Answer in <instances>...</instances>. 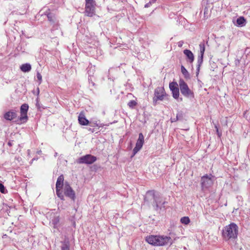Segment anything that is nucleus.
<instances>
[{"instance_id": "obj_1", "label": "nucleus", "mask_w": 250, "mask_h": 250, "mask_svg": "<svg viewBox=\"0 0 250 250\" xmlns=\"http://www.w3.org/2000/svg\"><path fill=\"white\" fill-rule=\"evenodd\" d=\"M239 228L235 223H230L223 228L221 231L223 239L225 241H234L237 239Z\"/></svg>"}, {"instance_id": "obj_2", "label": "nucleus", "mask_w": 250, "mask_h": 250, "mask_svg": "<svg viewBox=\"0 0 250 250\" xmlns=\"http://www.w3.org/2000/svg\"><path fill=\"white\" fill-rule=\"evenodd\" d=\"M146 240L149 244L154 246H162L173 243V240L169 236L150 235L147 236Z\"/></svg>"}, {"instance_id": "obj_3", "label": "nucleus", "mask_w": 250, "mask_h": 250, "mask_svg": "<svg viewBox=\"0 0 250 250\" xmlns=\"http://www.w3.org/2000/svg\"><path fill=\"white\" fill-rule=\"evenodd\" d=\"M147 198L153 200L152 206L156 210H161L163 208H165V204L167 203V202L163 201L161 197L156 196L154 190H148L147 191L146 196L144 198L145 202L148 201Z\"/></svg>"}, {"instance_id": "obj_4", "label": "nucleus", "mask_w": 250, "mask_h": 250, "mask_svg": "<svg viewBox=\"0 0 250 250\" xmlns=\"http://www.w3.org/2000/svg\"><path fill=\"white\" fill-rule=\"evenodd\" d=\"M179 88L182 95L190 100L194 98V94L192 90L190 89L187 83L185 81L180 79L179 81Z\"/></svg>"}, {"instance_id": "obj_5", "label": "nucleus", "mask_w": 250, "mask_h": 250, "mask_svg": "<svg viewBox=\"0 0 250 250\" xmlns=\"http://www.w3.org/2000/svg\"><path fill=\"white\" fill-rule=\"evenodd\" d=\"M29 109L28 104H22L20 107V116L17 119L15 122L18 124H24L28 120L27 112Z\"/></svg>"}, {"instance_id": "obj_6", "label": "nucleus", "mask_w": 250, "mask_h": 250, "mask_svg": "<svg viewBox=\"0 0 250 250\" xmlns=\"http://www.w3.org/2000/svg\"><path fill=\"white\" fill-rule=\"evenodd\" d=\"M154 96L153 98V103L154 105L157 104L158 101H163L164 97L166 96V93L164 87H158L155 90L154 93Z\"/></svg>"}, {"instance_id": "obj_7", "label": "nucleus", "mask_w": 250, "mask_h": 250, "mask_svg": "<svg viewBox=\"0 0 250 250\" xmlns=\"http://www.w3.org/2000/svg\"><path fill=\"white\" fill-rule=\"evenodd\" d=\"M64 177L62 174L60 175L56 184V191L57 196L62 200H64V195L62 194L61 189L63 185Z\"/></svg>"}, {"instance_id": "obj_8", "label": "nucleus", "mask_w": 250, "mask_h": 250, "mask_svg": "<svg viewBox=\"0 0 250 250\" xmlns=\"http://www.w3.org/2000/svg\"><path fill=\"white\" fill-rule=\"evenodd\" d=\"M179 85L176 82H172L169 83V87L172 92V97L176 100L179 99ZM182 98H180V101H182Z\"/></svg>"}, {"instance_id": "obj_9", "label": "nucleus", "mask_w": 250, "mask_h": 250, "mask_svg": "<svg viewBox=\"0 0 250 250\" xmlns=\"http://www.w3.org/2000/svg\"><path fill=\"white\" fill-rule=\"evenodd\" d=\"M210 176L207 174L201 177V188L203 191H205L206 189L210 188L213 184V181Z\"/></svg>"}, {"instance_id": "obj_10", "label": "nucleus", "mask_w": 250, "mask_h": 250, "mask_svg": "<svg viewBox=\"0 0 250 250\" xmlns=\"http://www.w3.org/2000/svg\"><path fill=\"white\" fill-rule=\"evenodd\" d=\"M97 160V157L91 154H86L80 157L77 160L78 164H84L90 165L94 163Z\"/></svg>"}, {"instance_id": "obj_11", "label": "nucleus", "mask_w": 250, "mask_h": 250, "mask_svg": "<svg viewBox=\"0 0 250 250\" xmlns=\"http://www.w3.org/2000/svg\"><path fill=\"white\" fill-rule=\"evenodd\" d=\"M64 194L72 201H75L76 199L75 192L70 187L68 182H65L63 188Z\"/></svg>"}, {"instance_id": "obj_12", "label": "nucleus", "mask_w": 250, "mask_h": 250, "mask_svg": "<svg viewBox=\"0 0 250 250\" xmlns=\"http://www.w3.org/2000/svg\"><path fill=\"white\" fill-rule=\"evenodd\" d=\"M200 55L198 57L197 64V73L198 74L199 70L200 67L202 65L203 62V56L205 51V45L204 42H201L199 44Z\"/></svg>"}, {"instance_id": "obj_13", "label": "nucleus", "mask_w": 250, "mask_h": 250, "mask_svg": "<svg viewBox=\"0 0 250 250\" xmlns=\"http://www.w3.org/2000/svg\"><path fill=\"white\" fill-rule=\"evenodd\" d=\"M144 143V137L142 133L139 134V138L137 140L135 147L133 149L132 156H134L142 147Z\"/></svg>"}, {"instance_id": "obj_14", "label": "nucleus", "mask_w": 250, "mask_h": 250, "mask_svg": "<svg viewBox=\"0 0 250 250\" xmlns=\"http://www.w3.org/2000/svg\"><path fill=\"white\" fill-rule=\"evenodd\" d=\"M18 111L15 109H11L6 112L3 115V118L8 121H12L17 118Z\"/></svg>"}, {"instance_id": "obj_15", "label": "nucleus", "mask_w": 250, "mask_h": 250, "mask_svg": "<svg viewBox=\"0 0 250 250\" xmlns=\"http://www.w3.org/2000/svg\"><path fill=\"white\" fill-rule=\"evenodd\" d=\"M96 4H85V15L88 17H92L95 15Z\"/></svg>"}, {"instance_id": "obj_16", "label": "nucleus", "mask_w": 250, "mask_h": 250, "mask_svg": "<svg viewBox=\"0 0 250 250\" xmlns=\"http://www.w3.org/2000/svg\"><path fill=\"white\" fill-rule=\"evenodd\" d=\"M183 53L186 56L187 62L190 64H192L194 60V56L193 53L188 49H185Z\"/></svg>"}, {"instance_id": "obj_17", "label": "nucleus", "mask_w": 250, "mask_h": 250, "mask_svg": "<svg viewBox=\"0 0 250 250\" xmlns=\"http://www.w3.org/2000/svg\"><path fill=\"white\" fill-rule=\"evenodd\" d=\"M44 15H46L48 20L50 22V24L54 23L55 21H58L55 14L51 12L49 9H48L45 11Z\"/></svg>"}, {"instance_id": "obj_18", "label": "nucleus", "mask_w": 250, "mask_h": 250, "mask_svg": "<svg viewBox=\"0 0 250 250\" xmlns=\"http://www.w3.org/2000/svg\"><path fill=\"white\" fill-rule=\"evenodd\" d=\"M79 123L82 125H87L89 124V121L85 118L84 114L81 112L78 116Z\"/></svg>"}, {"instance_id": "obj_19", "label": "nucleus", "mask_w": 250, "mask_h": 250, "mask_svg": "<svg viewBox=\"0 0 250 250\" xmlns=\"http://www.w3.org/2000/svg\"><path fill=\"white\" fill-rule=\"evenodd\" d=\"M61 250H70V242L68 238L62 242Z\"/></svg>"}, {"instance_id": "obj_20", "label": "nucleus", "mask_w": 250, "mask_h": 250, "mask_svg": "<svg viewBox=\"0 0 250 250\" xmlns=\"http://www.w3.org/2000/svg\"><path fill=\"white\" fill-rule=\"evenodd\" d=\"M87 71L88 74V77H94L93 75L95 71V66L92 65L90 63L87 68Z\"/></svg>"}, {"instance_id": "obj_21", "label": "nucleus", "mask_w": 250, "mask_h": 250, "mask_svg": "<svg viewBox=\"0 0 250 250\" xmlns=\"http://www.w3.org/2000/svg\"><path fill=\"white\" fill-rule=\"evenodd\" d=\"M60 218L59 216L54 217L50 222L53 227L55 229H57L59 226Z\"/></svg>"}, {"instance_id": "obj_22", "label": "nucleus", "mask_w": 250, "mask_h": 250, "mask_svg": "<svg viewBox=\"0 0 250 250\" xmlns=\"http://www.w3.org/2000/svg\"><path fill=\"white\" fill-rule=\"evenodd\" d=\"M21 70L23 72H28L31 69L30 64L26 63L22 64L20 67Z\"/></svg>"}, {"instance_id": "obj_23", "label": "nucleus", "mask_w": 250, "mask_h": 250, "mask_svg": "<svg viewBox=\"0 0 250 250\" xmlns=\"http://www.w3.org/2000/svg\"><path fill=\"white\" fill-rule=\"evenodd\" d=\"M181 72L183 75L184 76L185 78L186 79H190V75L188 71V70L185 68V67L183 65H181Z\"/></svg>"}, {"instance_id": "obj_24", "label": "nucleus", "mask_w": 250, "mask_h": 250, "mask_svg": "<svg viewBox=\"0 0 250 250\" xmlns=\"http://www.w3.org/2000/svg\"><path fill=\"white\" fill-rule=\"evenodd\" d=\"M236 23L239 26H243L245 24L246 20L243 17H240L237 19Z\"/></svg>"}, {"instance_id": "obj_25", "label": "nucleus", "mask_w": 250, "mask_h": 250, "mask_svg": "<svg viewBox=\"0 0 250 250\" xmlns=\"http://www.w3.org/2000/svg\"><path fill=\"white\" fill-rule=\"evenodd\" d=\"M184 114L182 111H178L176 114V120H172L171 122H175L178 120H182L183 119Z\"/></svg>"}, {"instance_id": "obj_26", "label": "nucleus", "mask_w": 250, "mask_h": 250, "mask_svg": "<svg viewBox=\"0 0 250 250\" xmlns=\"http://www.w3.org/2000/svg\"><path fill=\"white\" fill-rule=\"evenodd\" d=\"M52 25V30L54 31L56 30H59L60 29V24L59 22V21H55L54 23H52L51 24Z\"/></svg>"}, {"instance_id": "obj_27", "label": "nucleus", "mask_w": 250, "mask_h": 250, "mask_svg": "<svg viewBox=\"0 0 250 250\" xmlns=\"http://www.w3.org/2000/svg\"><path fill=\"white\" fill-rule=\"evenodd\" d=\"M180 221L183 224L188 225L190 222V219L188 217L185 216L181 218Z\"/></svg>"}, {"instance_id": "obj_28", "label": "nucleus", "mask_w": 250, "mask_h": 250, "mask_svg": "<svg viewBox=\"0 0 250 250\" xmlns=\"http://www.w3.org/2000/svg\"><path fill=\"white\" fill-rule=\"evenodd\" d=\"M137 103V102L134 100H131L130 101L128 104L127 105L131 109H133L135 107V106H136Z\"/></svg>"}, {"instance_id": "obj_29", "label": "nucleus", "mask_w": 250, "mask_h": 250, "mask_svg": "<svg viewBox=\"0 0 250 250\" xmlns=\"http://www.w3.org/2000/svg\"><path fill=\"white\" fill-rule=\"evenodd\" d=\"M90 124H92L91 125H90L92 127L98 126L100 127H103L104 125L103 124H98L97 121L94 122H90Z\"/></svg>"}, {"instance_id": "obj_30", "label": "nucleus", "mask_w": 250, "mask_h": 250, "mask_svg": "<svg viewBox=\"0 0 250 250\" xmlns=\"http://www.w3.org/2000/svg\"><path fill=\"white\" fill-rule=\"evenodd\" d=\"M0 191L3 194L6 193L7 192V189L2 183H0Z\"/></svg>"}, {"instance_id": "obj_31", "label": "nucleus", "mask_w": 250, "mask_h": 250, "mask_svg": "<svg viewBox=\"0 0 250 250\" xmlns=\"http://www.w3.org/2000/svg\"><path fill=\"white\" fill-rule=\"evenodd\" d=\"M36 77L39 81V84H40L42 82V76L41 74L39 72H37Z\"/></svg>"}, {"instance_id": "obj_32", "label": "nucleus", "mask_w": 250, "mask_h": 250, "mask_svg": "<svg viewBox=\"0 0 250 250\" xmlns=\"http://www.w3.org/2000/svg\"><path fill=\"white\" fill-rule=\"evenodd\" d=\"M36 106L39 110H41L42 108L44 109V107H42L39 103V98H37L36 99Z\"/></svg>"}, {"instance_id": "obj_33", "label": "nucleus", "mask_w": 250, "mask_h": 250, "mask_svg": "<svg viewBox=\"0 0 250 250\" xmlns=\"http://www.w3.org/2000/svg\"><path fill=\"white\" fill-rule=\"evenodd\" d=\"M94 77H88V81L90 84L92 86H95V84L94 82Z\"/></svg>"}, {"instance_id": "obj_34", "label": "nucleus", "mask_w": 250, "mask_h": 250, "mask_svg": "<svg viewBox=\"0 0 250 250\" xmlns=\"http://www.w3.org/2000/svg\"><path fill=\"white\" fill-rule=\"evenodd\" d=\"M85 4H96V1L95 0H85Z\"/></svg>"}, {"instance_id": "obj_35", "label": "nucleus", "mask_w": 250, "mask_h": 250, "mask_svg": "<svg viewBox=\"0 0 250 250\" xmlns=\"http://www.w3.org/2000/svg\"><path fill=\"white\" fill-rule=\"evenodd\" d=\"M157 0H150L149 2L145 4V7H148L149 6V3H154Z\"/></svg>"}, {"instance_id": "obj_36", "label": "nucleus", "mask_w": 250, "mask_h": 250, "mask_svg": "<svg viewBox=\"0 0 250 250\" xmlns=\"http://www.w3.org/2000/svg\"><path fill=\"white\" fill-rule=\"evenodd\" d=\"M86 129L88 130L89 131H90L91 132H94L95 131V130L94 128H91V127H86Z\"/></svg>"}, {"instance_id": "obj_37", "label": "nucleus", "mask_w": 250, "mask_h": 250, "mask_svg": "<svg viewBox=\"0 0 250 250\" xmlns=\"http://www.w3.org/2000/svg\"><path fill=\"white\" fill-rule=\"evenodd\" d=\"M184 43V42L181 41L178 42V46L180 47H181Z\"/></svg>"}, {"instance_id": "obj_38", "label": "nucleus", "mask_w": 250, "mask_h": 250, "mask_svg": "<svg viewBox=\"0 0 250 250\" xmlns=\"http://www.w3.org/2000/svg\"><path fill=\"white\" fill-rule=\"evenodd\" d=\"M71 222H72L73 226L74 228H75V227H76V222H75L74 218L71 220Z\"/></svg>"}, {"instance_id": "obj_39", "label": "nucleus", "mask_w": 250, "mask_h": 250, "mask_svg": "<svg viewBox=\"0 0 250 250\" xmlns=\"http://www.w3.org/2000/svg\"><path fill=\"white\" fill-rule=\"evenodd\" d=\"M13 141H9L8 142V145L10 146H12L13 145Z\"/></svg>"}, {"instance_id": "obj_40", "label": "nucleus", "mask_w": 250, "mask_h": 250, "mask_svg": "<svg viewBox=\"0 0 250 250\" xmlns=\"http://www.w3.org/2000/svg\"><path fill=\"white\" fill-rule=\"evenodd\" d=\"M215 127L216 129V131H217V133L218 136H220L221 134H220V133H219L218 128L217 126L216 125H215Z\"/></svg>"}, {"instance_id": "obj_41", "label": "nucleus", "mask_w": 250, "mask_h": 250, "mask_svg": "<svg viewBox=\"0 0 250 250\" xmlns=\"http://www.w3.org/2000/svg\"><path fill=\"white\" fill-rule=\"evenodd\" d=\"M37 95H39V93H40V90H39V88L38 87L37 89Z\"/></svg>"}, {"instance_id": "obj_42", "label": "nucleus", "mask_w": 250, "mask_h": 250, "mask_svg": "<svg viewBox=\"0 0 250 250\" xmlns=\"http://www.w3.org/2000/svg\"><path fill=\"white\" fill-rule=\"evenodd\" d=\"M38 159V158L37 157V158H34L32 160V161H35V160H37Z\"/></svg>"}, {"instance_id": "obj_43", "label": "nucleus", "mask_w": 250, "mask_h": 250, "mask_svg": "<svg viewBox=\"0 0 250 250\" xmlns=\"http://www.w3.org/2000/svg\"><path fill=\"white\" fill-rule=\"evenodd\" d=\"M172 120H176V118H174V119H172L171 121Z\"/></svg>"}, {"instance_id": "obj_44", "label": "nucleus", "mask_w": 250, "mask_h": 250, "mask_svg": "<svg viewBox=\"0 0 250 250\" xmlns=\"http://www.w3.org/2000/svg\"><path fill=\"white\" fill-rule=\"evenodd\" d=\"M29 152H30V150H29V149H28V153H29Z\"/></svg>"}]
</instances>
